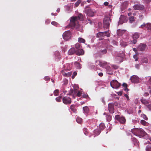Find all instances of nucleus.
I'll list each match as a JSON object with an SVG mask.
<instances>
[{
  "label": "nucleus",
  "mask_w": 151,
  "mask_h": 151,
  "mask_svg": "<svg viewBox=\"0 0 151 151\" xmlns=\"http://www.w3.org/2000/svg\"><path fill=\"white\" fill-rule=\"evenodd\" d=\"M142 62L143 63H147L148 62V60L147 58H144L142 59Z\"/></svg>",
  "instance_id": "obj_39"
},
{
  "label": "nucleus",
  "mask_w": 151,
  "mask_h": 151,
  "mask_svg": "<svg viewBox=\"0 0 151 151\" xmlns=\"http://www.w3.org/2000/svg\"><path fill=\"white\" fill-rule=\"evenodd\" d=\"M125 51L124 50L123 51H120L117 54V55L116 58H117L118 57H120L121 59V60H122V59L125 57Z\"/></svg>",
  "instance_id": "obj_11"
},
{
  "label": "nucleus",
  "mask_w": 151,
  "mask_h": 151,
  "mask_svg": "<svg viewBox=\"0 0 151 151\" xmlns=\"http://www.w3.org/2000/svg\"><path fill=\"white\" fill-rule=\"evenodd\" d=\"M139 35L138 33L136 32L133 35V39H137L139 37Z\"/></svg>",
  "instance_id": "obj_22"
},
{
  "label": "nucleus",
  "mask_w": 151,
  "mask_h": 151,
  "mask_svg": "<svg viewBox=\"0 0 151 151\" xmlns=\"http://www.w3.org/2000/svg\"><path fill=\"white\" fill-rule=\"evenodd\" d=\"M71 35L70 32L69 31H67L63 33V37L65 40H67L70 38Z\"/></svg>",
  "instance_id": "obj_9"
},
{
  "label": "nucleus",
  "mask_w": 151,
  "mask_h": 151,
  "mask_svg": "<svg viewBox=\"0 0 151 151\" xmlns=\"http://www.w3.org/2000/svg\"><path fill=\"white\" fill-rule=\"evenodd\" d=\"M104 36V33L103 32H99L97 33L96 35V37H100Z\"/></svg>",
  "instance_id": "obj_25"
},
{
  "label": "nucleus",
  "mask_w": 151,
  "mask_h": 151,
  "mask_svg": "<svg viewBox=\"0 0 151 151\" xmlns=\"http://www.w3.org/2000/svg\"><path fill=\"white\" fill-rule=\"evenodd\" d=\"M74 64L77 67L78 69H80L81 68V65L79 62H76L74 63Z\"/></svg>",
  "instance_id": "obj_26"
},
{
  "label": "nucleus",
  "mask_w": 151,
  "mask_h": 151,
  "mask_svg": "<svg viewBox=\"0 0 151 151\" xmlns=\"http://www.w3.org/2000/svg\"><path fill=\"white\" fill-rule=\"evenodd\" d=\"M100 52L103 54H106V53L107 52V49H105L104 50H100Z\"/></svg>",
  "instance_id": "obj_35"
},
{
  "label": "nucleus",
  "mask_w": 151,
  "mask_h": 151,
  "mask_svg": "<svg viewBox=\"0 0 151 151\" xmlns=\"http://www.w3.org/2000/svg\"><path fill=\"white\" fill-rule=\"evenodd\" d=\"M45 22L47 24H48L50 23V20L48 19H47L45 21Z\"/></svg>",
  "instance_id": "obj_63"
},
{
  "label": "nucleus",
  "mask_w": 151,
  "mask_h": 151,
  "mask_svg": "<svg viewBox=\"0 0 151 151\" xmlns=\"http://www.w3.org/2000/svg\"><path fill=\"white\" fill-rule=\"evenodd\" d=\"M139 67H140L139 64H136L135 65V67L137 69H139Z\"/></svg>",
  "instance_id": "obj_56"
},
{
  "label": "nucleus",
  "mask_w": 151,
  "mask_h": 151,
  "mask_svg": "<svg viewBox=\"0 0 151 151\" xmlns=\"http://www.w3.org/2000/svg\"><path fill=\"white\" fill-rule=\"evenodd\" d=\"M115 118L121 124H124L126 122V119L124 117L121 116L119 115H117L115 116Z\"/></svg>",
  "instance_id": "obj_8"
},
{
  "label": "nucleus",
  "mask_w": 151,
  "mask_h": 151,
  "mask_svg": "<svg viewBox=\"0 0 151 151\" xmlns=\"http://www.w3.org/2000/svg\"><path fill=\"white\" fill-rule=\"evenodd\" d=\"M81 0H78L75 4V7H78L80 3H81Z\"/></svg>",
  "instance_id": "obj_32"
},
{
  "label": "nucleus",
  "mask_w": 151,
  "mask_h": 151,
  "mask_svg": "<svg viewBox=\"0 0 151 151\" xmlns=\"http://www.w3.org/2000/svg\"><path fill=\"white\" fill-rule=\"evenodd\" d=\"M134 44H135L137 42V40L136 39H134V40L132 41V42Z\"/></svg>",
  "instance_id": "obj_58"
},
{
  "label": "nucleus",
  "mask_w": 151,
  "mask_h": 151,
  "mask_svg": "<svg viewBox=\"0 0 151 151\" xmlns=\"http://www.w3.org/2000/svg\"><path fill=\"white\" fill-rule=\"evenodd\" d=\"M111 19L109 17H106L104 18L103 20V25L104 28L107 29L109 27L110 22H111Z\"/></svg>",
  "instance_id": "obj_4"
},
{
  "label": "nucleus",
  "mask_w": 151,
  "mask_h": 151,
  "mask_svg": "<svg viewBox=\"0 0 151 151\" xmlns=\"http://www.w3.org/2000/svg\"><path fill=\"white\" fill-rule=\"evenodd\" d=\"M109 4V3L107 1L105 2L104 3V4L105 6H108Z\"/></svg>",
  "instance_id": "obj_62"
},
{
  "label": "nucleus",
  "mask_w": 151,
  "mask_h": 151,
  "mask_svg": "<svg viewBox=\"0 0 151 151\" xmlns=\"http://www.w3.org/2000/svg\"><path fill=\"white\" fill-rule=\"evenodd\" d=\"M78 92V90L77 89H75L73 90V97L74 98H75V96L76 95Z\"/></svg>",
  "instance_id": "obj_34"
},
{
  "label": "nucleus",
  "mask_w": 151,
  "mask_h": 151,
  "mask_svg": "<svg viewBox=\"0 0 151 151\" xmlns=\"http://www.w3.org/2000/svg\"><path fill=\"white\" fill-rule=\"evenodd\" d=\"M99 65L101 67L105 68L106 69V72L107 73L110 75L113 74V69L109 66V64H108L107 62L102 63L99 61Z\"/></svg>",
  "instance_id": "obj_2"
},
{
  "label": "nucleus",
  "mask_w": 151,
  "mask_h": 151,
  "mask_svg": "<svg viewBox=\"0 0 151 151\" xmlns=\"http://www.w3.org/2000/svg\"><path fill=\"white\" fill-rule=\"evenodd\" d=\"M77 74V73L76 72H74L73 73L72 76V78L73 79L76 76Z\"/></svg>",
  "instance_id": "obj_47"
},
{
  "label": "nucleus",
  "mask_w": 151,
  "mask_h": 151,
  "mask_svg": "<svg viewBox=\"0 0 151 151\" xmlns=\"http://www.w3.org/2000/svg\"><path fill=\"white\" fill-rule=\"evenodd\" d=\"M83 110L84 112L86 113H88L89 111V108L87 106H86L83 107Z\"/></svg>",
  "instance_id": "obj_24"
},
{
  "label": "nucleus",
  "mask_w": 151,
  "mask_h": 151,
  "mask_svg": "<svg viewBox=\"0 0 151 151\" xmlns=\"http://www.w3.org/2000/svg\"><path fill=\"white\" fill-rule=\"evenodd\" d=\"M122 86H123L124 88L127 87V83H124L122 85Z\"/></svg>",
  "instance_id": "obj_54"
},
{
  "label": "nucleus",
  "mask_w": 151,
  "mask_h": 151,
  "mask_svg": "<svg viewBox=\"0 0 151 151\" xmlns=\"http://www.w3.org/2000/svg\"><path fill=\"white\" fill-rule=\"evenodd\" d=\"M87 131H88V129H87V128H84V129H83V131L84 132V134L86 135H87V134H88V132H87Z\"/></svg>",
  "instance_id": "obj_41"
},
{
  "label": "nucleus",
  "mask_w": 151,
  "mask_h": 151,
  "mask_svg": "<svg viewBox=\"0 0 151 151\" xmlns=\"http://www.w3.org/2000/svg\"><path fill=\"white\" fill-rule=\"evenodd\" d=\"M110 85L113 88L117 89L120 86L121 84L116 80H114L111 81Z\"/></svg>",
  "instance_id": "obj_5"
},
{
  "label": "nucleus",
  "mask_w": 151,
  "mask_h": 151,
  "mask_svg": "<svg viewBox=\"0 0 151 151\" xmlns=\"http://www.w3.org/2000/svg\"><path fill=\"white\" fill-rule=\"evenodd\" d=\"M76 122L78 123H81L82 121V119L79 117H77L76 119Z\"/></svg>",
  "instance_id": "obj_27"
},
{
  "label": "nucleus",
  "mask_w": 151,
  "mask_h": 151,
  "mask_svg": "<svg viewBox=\"0 0 151 151\" xmlns=\"http://www.w3.org/2000/svg\"><path fill=\"white\" fill-rule=\"evenodd\" d=\"M63 101L65 104H69L71 102V99L69 97L65 96L63 98Z\"/></svg>",
  "instance_id": "obj_10"
},
{
  "label": "nucleus",
  "mask_w": 151,
  "mask_h": 151,
  "mask_svg": "<svg viewBox=\"0 0 151 151\" xmlns=\"http://www.w3.org/2000/svg\"><path fill=\"white\" fill-rule=\"evenodd\" d=\"M59 93V90L58 89H56L54 91L53 93L54 95L55 96H57L58 95Z\"/></svg>",
  "instance_id": "obj_29"
},
{
  "label": "nucleus",
  "mask_w": 151,
  "mask_h": 151,
  "mask_svg": "<svg viewBox=\"0 0 151 151\" xmlns=\"http://www.w3.org/2000/svg\"><path fill=\"white\" fill-rule=\"evenodd\" d=\"M123 32L120 29L117 30V34L119 36H121L122 35Z\"/></svg>",
  "instance_id": "obj_31"
},
{
  "label": "nucleus",
  "mask_w": 151,
  "mask_h": 151,
  "mask_svg": "<svg viewBox=\"0 0 151 151\" xmlns=\"http://www.w3.org/2000/svg\"><path fill=\"white\" fill-rule=\"evenodd\" d=\"M146 28L147 29L148 32H150L151 31V24L150 23H147L146 24Z\"/></svg>",
  "instance_id": "obj_19"
},
{
  "label": "nucleus",
  "mask_w": 151,
  "mask_h": 151,
  "mask_svg": "<svg viewBox=\"0 0 151 151\" xmlns=\"http://www.w3.org/2000/svg\"><path fill=\"white\" fill-rule=\"evenodd\" d=\"M140 123L141 124L145 126H147V123L143 120H141Z\"/></svg>",
  "instance_id": "obj_30"
},
{
  "label": "nucleus",
  "mask_w": 151,
  "mask_h": 151,
  "mask_svg": "<svg viewBox=\"0 0 151 151\" xmlns=\"http://www.w3.org/2000/svg\"><path fill=\"white\" fill-rule=\"evenodd\" d=\"M88 96L87 94H83V97L84 98H86Z\"/></svg>",
  "instance_id": "obj_57"
},
{
  "label": "nucleus",
  "mask_w": 151,
  "mask_h": 151,
  "mask_svg": "<svg viewBox=\"0 0 151 151\" xmlns=\"http://www.w3.org/2000/svg\"><path fill=\"white\" fill-rule=\"evenodd\" d=\"M61 72L63 76H66L67 73L65 72L64 71H62Z\"/></svg>",
  "instance_id": "obj_52"
},
{
  "label": "nucleus",
  "mask_w": 151,
  "mask_h": 151,
  "mask_svg": "<svg viewBox=\"0 0 151 151\" xmlns=\"http://www.w3.org/2000/svg\"><path fill=\"white\" fill-rule=\"evenodd\" d=\"M83 17V16L81 14H79L77 17H71L70 20V23L69 25L66 27H70L72 29L74 27L76 28L78 27L79 24L78 23V19L79 20L82 19Z\"/></svg>",
  "instance_id": "obj_1"
},
{
  "label": "nucleus",
  "mask_w": 151,
  "mask_h": 151,
  "mask_svg": "<svg viewBox=\"0 0 151 151\" xmlns=\"http://www.w3.org/2000/svg\"><path fill=\"white\" fill-rule=\"evenodd\" d=\"M107 120L108 121H110L111 119V116L107 114L106 116Z\"/></svg>",
  "instance_id": "obj_28"
},
{
  "label": "nucleus",
  "mask_w": 151,
  "mask_h": 151,
  "mask_svg": "<svg viewBox=\"0 0 151 151\" xmlns=\"http://www.w3.org/2000/svg\"><path fill=\"white\" fill-rule=\"evenodd\" d=\"M124 96L127 98L128 101L130 100L127 94H125L124 95Z\"/></svg>",
  "instance_id": "obj_53"
},
{
  "label": "nucleus",
  "mask_w": 151,
  "mask_h": 151,
  "mask_svg": "<svg viewBox=\"0 0 151 151\" xmlns=\"http://www.w3.org/2000/svg\"><path fill=\"white\" fill-rule=\"evenodd\" d=\"M51 24L54 26H57L59 24L57 22L55 21H52L51 22Z\"/></svg>",
  "instance_id": "obj_40"
},
{
  "label": "nucleus",
  "mask_w": 151,
  "mask_h": 151,
  "mask_svg": "<svg viewBox=\"0 0 151 151\" xmlns=\"http://www.w3.org/2000/svg\"><path fill=\"white\" fill-rule=\"evenodd\" d=\"M62 97L61 96H59L58 97H57L55 99L58 102H60L61 101V99H62Z\"/></svg>",
  "instance_id": "obj_37"
},
{
  "label": "nucleus",
  "mask_w": 151,
  "mask_h": 151,
  "mask_svg": "<svg viewBox=\"0 0 151 151\" xmlns=\"http://www.w3.org/2000/svg\"><path fill=\"white\" fill-rule=\"evenodd\" d=\"M85 13L89 17H93L94 16L95 14L96 13V11L94 10L89 9L85 10Z\"/></svg>",
  "instance_id": "obj_7"
},
{
  "label": "nucleus",
  "mask_w": 151,
  "mask_h": 151,
  "mask_svg": "<svg viewBox=\"0 0 151 151\" xmlns=\"http://www.w3.org/2000/svg\"><path fill=\"white\" fill-rule=\"evenodd\" d=\"M143 118L145 119V120H147L148 119V118L147 116L145 114H143L142 116Z\"/></svg>",
  "instance_id": "obj_50"
},
{
  "label": "nucleus",
  "mask_w": 151,
  "mask_h": 151,
  "mask_svg": "<svg viewBox=\"0 0 151 151\" xmlns=\"http://www.w3.org/2000/svg\"><path fill=\"white\" fill-rule=\"evenodd\" d=\"M131 81L135 83H137L139 81V78L136 76L133 75L131 77Z\"/></svg>",
  "instance_id": "obj_14"
},
{
  "label": "nucleus",
  "mask_w": 151,
  "mask_h": 151,
  "mask_svg": "<svg viewBox=\"0 0 151 151\" xmlns=\"http://www.w3.org/2000/svg\"><path fill=\"white\" fill-rule=\"evenodd\" d=\"M132 130V132L137 136H143L146 134L145 132L142 129L134 128Z\"/></svg>",
  "instance_id": "obj_3"
},
{
  "label": "nucleus",
  "mask_w": 151,
  "mask_h": 151,
  "mask_svg": "<svg viewBox=\"0 0 151 151\" xmlns=\"http://www.w3.org/2000/svg\"><path fill=\"white\" fill-rule=\"evenodd\" d=\"M129 20L130 22H133L134 20V17H131L129 18Z\"/></svg>",
  "instance_id": "obj_51"
},
{
  "label": "nucleus",
  "mask_w": 151,
  "mask_h": 151,
  "mask_svg": "<svg viewBox=\"0 0 151 151\" xmlns=\"http://www.w3.org/2000/svg\"><path fill=\"white\" fill-rule=\"evenodd\" d=\"M75 47L77 49H78L80 47V45L79 43H77L75 45Z\"/></svg>",
  "instance_id": "obj_45"
},
{
  "label": "nucleus",
  "mask_w": 151,
  "mask_h": 151,
  "mask_svg": "<svg viewBox=\"0 0 151 151\" xmlns=\"http://www.w3.org/2000/svg\"><path fill=\"white\" fill-rule=\"evenodd\" d=\"M133 58L135 59V61H137L138 60V58L137 56L136 55H134L133 56Z\"/></svg>",
  "instance_id": "obj_46"
},
{
  "label": "nucleus",
  "mask_w": 151,
  "mask_h": 151,
  "mask_svg": "<svg viewBox=\"0 0 151 151\" xmlns=\"http://www.w3.org/2000/svg\"><path fill=\"white\" fill-rule=\"evenodd\" d=\"M146 26V24H145L144 23L142 24L141 25L140 27H139L141 28H143L144 27H145Z\"/></svg>",
  "instance_id": "obj_48"
},
{
  "label": "nucleus",
  "mask_w": 151,
  "mask_h": 151,
  "mask_svg": "<svg viewBox=\"0 0 151 151\" xmlns=\"http://www.w3.org/2000/svg\"><path fill=\"white\" fill-rule=\"evenodd\" d=\"M82 94L81 92L80 91H78V92L77 93L76 95V96H77L78 97H80L81 96Z\"/></svg>",
  "instance_id": "obj_44"
},
{
  "label": "nucleus",
  "mask_w": 151,
  "mask_h": 151,
  "mask_svg": "<svg viewBox=\"0 0 151 151\" xmlns=\"http://www.w3.org/2000/svg\"><path fill=\"white\" fill-rule=\"evenodd\" d=\"M44 79L45 81H48L50 80V78L49 76H45L44 78Z\"/></svg>",
  "instance_id": "obj_55"
},
{
  "label": "nucleus",
  "mask_w": 151,
  "mask_h": 151,
  "mask_svg": "<svg viewBox=\"0 0 151 151\" xmlns=\"http://www.w3.org/2000/svg\"><path fill=\"white\" fill-rule=\"evenodd\" d=\"M141 101L142 104L145 105L147 104L148 103V101L142 98L141 99Z\"/></svg>",
  "instance_id": "obj_21"
},
{
  "label": "nucleus",
  "mask_w": 151,
  "mask_h": 151,
  "mask_svg": "<svg viewBox=\"0 0 151 151\" xmlns=\"http://www.w3.org/2000/svg\"><path fill=\"white\" fill-rule=\"evenodd\" d=\"M144 96H147L149 95V93L148 92H145L144 94Z\"/></svg>",
  "instance_id": "obj_60"
},
{
  "label": "nucleus",
  "mask_w": 151,
  "mask_h": 151,
  "mask_svg": "<svg viewBox=\"0 0 151 151\" xmlns=\"http://www.w3.org/2000/svg\"><path fill=\"white\" fill-rule=\"evenodd\" d=\"M84 52L83 50L82 49H78L76 50V54L78 55H83L84 54Z\"/></svg>",
  "instance_id": "obj_17"
},
{
  "label": "nucleus",
  "mask_w": 151,
  "mask_h": 151,
  "mask_svg": "<svg viewBox=\"0 0 151 151\" xmlns=\"http://www.w3.org/2000/svg\"><path fill=\"white\" fill-rule=\"evenodd\" d=\"M108 109L110 113L111 114L114 113V104L111 103L109 104Z\"/></svg>",
  "instance_id": "obj_13"
},
{
  "label": "nucleus",
  "mask_w": 151,
  "mask_h": 151,
  "mask_svg": "<svg viewBox=\"0 0 151 151\" xmlns=\"http://www.w3.org/2000/svg\"><path fill=\"white\" fill-rule=\"evenodd\" d=\"M103 73H99L98 74V75L99 76L101 77L103 76Z\"/></svg>",
  "instance_id": "obj_61"
},
{
  "label": "nucleus",
  "mask_w": 151,
  "mask_h": 151,
  "mask_svg": "<svg viewBox=\"0 0 151 151\" xmlns=\"http://www.w3.org/2000/svg\"><path fill=\"white\" fill-rule=\"evenodd\" d=\"M72 75V73L70 72H69L67 73L66 77H69Z\"/></svg>",
  "instance_id": "obj_49"
},
{
  "label": "nucleus",
  "mask_w": 151,
  "mask_h": 151,
  "mask_svg": "<svg viewBox=\"0 0 151 151\" xmlns=\"http://www.w3.org/2000/svg\"><path fill=\"white\" fill-rule=\"evenodd\" d=\"M131 139L133 143L135 146H139V143L138 140L136 138L134 137H132Z\"/></svg>",
  "instance_id": "obj_18"
},
{
  "label": "nucleus",
  "mask_w": 151,
  "mask_h": 151,
  "mask_svg": "<svg viewBox=\"0 0 151 151\" xmlns=\"http://www.w3.org/2000/svg\"><path fill=\"white\" fill-rule=\"evenodd\" d=\"M70 109L71 111L73 112H76V111L75 105L73 104L71 105L70 106Z\"/></svg>",
  "instance_id": "obj_20"
},
{
  "label": "nucleus",
  "mask_w": 151,
  "mask_h": 151,
  "mask_svg": "<svg viewBox=\"0 0 151 151\" xmlns=\"http://www.w3.org/2000/svg\"><path fill=\"white\" fill-rule=\"evenodd\" d=\"M146 151H151V143H149L146 148Z\"/></svg>",
  "instance_id": "obj_23"
},
{
  "label": "nucleus",
  "mask_w": 151,
  "mask_h": 151,
  "mask_svg": "<svg viewBox=\"0 0 151 151\" xmlns=\"http://www.w3.org/2000/svg\"><path fill=\"white\" fill-rule=\"evenodd\" d=\"M104 33V35L108 37H109L110 36V34H107L108 32L107 31H105L104 32H103Z\"/></svg>",
  "instance_id": "obj_43"
},
{
  "label": "nucleus",
  "mask_w": 151,
  "mask_h": 151,
  "mask_svg": "<svg viewBox=\"0 0 151 151\" xmlns=\"http://www.w3.org/2000/svg\"><path fill=\"white\" fill-rule=\"evenodd\" d=\"M68 54L69 55H72L75 53H76V50L74 47H72L70 48L68 51Z\"/></svg>",
  "instance_id": "obj_16"
},
{
  "label": "nucleus",
  "mask_w": 151,
  "mask_h": 151,
  "mask_svg": "<svg viewBox=\"0 0 151 151\" xmlns=\"http://www.w3.org/2000/svg\"><path fill=\"white\" fill-rule=\"evenodd\" d=\"M73 90L72 89H70L69 91V95H72L73 96Z\"/></svg>",
  "instance_id": "obj_42"
},
{
  "label": "nucleus",
  "mask_w": 151,
  "mask_h": 151,
  "mask_svg": "<svg viewBox=\"0 0 151 151\" xmlns=\"http://www.w3.org/2000/svg\"><path fill=\"white\" fill-rule=\"evenodd\" d=\"M121 45L124 47H125L127 45V43L126 42H123L121 43Z\"/></svg>",
  "instance_id": "obj_36"
},
{
  "label": "nucleus",
  "mask_w": 151,
  "mask_h": 151,
  "mask_svg": "<svg viewBox=\"0 0 151 151\" xmlns=\"http://www.w3.org/2000/svg\"><path fill=\"white\" fill-rule=\"evenodd\" d=\"M133 8L135 10H141L144 9V7L142 5L136 4L134 6Z\"/></svg>",
  "instance_id": "obj_15"
},
{
  "label": "nucleus",
  "mask_w": 151,
  "mask_h": 151,
  "mask_svg": "<svg viewBox=\"0 0 151 151\" xmlns=\"http://www.w3.org/2000/svg\"><path fill=\"white\" fill-rule=\"evenodd\" d=\"M112 66L114 69H116L118 68V67L116 65H112Z\"/></svg>",
  "instance_id": "obj_59"
},
{
  "label": "nucleus",
  "mask_w": 151,
  "mask_h": 151,
  "mask_svg": "<svg viewBox=\"0 0 151 151\" xmlns=\"http://www.w3.org/2000/svg\"><path fill=\"white\" fill-rule=\"evenodd\" d=\"M147 45L144 44H140L137 47V50L142 51H143L145 50Z\"/></svg>",
  "instance_id": "obj_12"
},
{
  "label": "nucleus",
  "mask_w": 151,
  "mask_h": 151,
  "mask_svg": "<svg viewBox=\"0 0 151 151\" xmlns=\"http://www.w3.org/2000/svg\"><path fill=\"white\" fill-rule=\"evenodd\" d=\"M78 42H82L84 43L85 42V40L83 38H78Z\"/></svg>",
  "instance_id": "obj_33"
},
{
  "label": "nucleus",
  "mask_w": 151,
  "mask_h": 151,
  "mask_svg": "<svg viewBox=\"0 0 151 151\" xmlns=\"http://www.w3.org/2000/svg\"><path fill=\"white\" fill-rule=\"evenodd\" d=\"M105 127L104 124L101 123L99 125V129H97L94 131V133L96 135H98L100 134L101 130H104Z\"/></svg>",
  "instance_id": "obj_6"
},
{
  "label": "nucleus",
  "mask_w": 151,
  "mask_h": 151,
  "mask_svg": "<svg viewBox=\"0 0 151 151\" xmlns=\"http://www.w3.org/2000/svg\"><path fill=\"white\" fill-rule=\"evenodd\" d=\"M118 94L120 96H121L122 95V92L121 91H119L118 92Z\"/></svg>",
  "instance_id": "obj_64"
},
{
  "label": "nucleus",
  "mask_w": 151,
  "mask_h": 151,
  "mask_svg": "<svg viewBox=\"0 0 151 151\" xmlns=\"http://www.w3.org/2000/svg\"><path fill=\"white\" fill-rule=\"evenodd\" d=\"M55 55L57 56L58 58H60V53L58 52H55Z\"/></svg>",
  "instance_id": "obj_38"
}]
</instances>
